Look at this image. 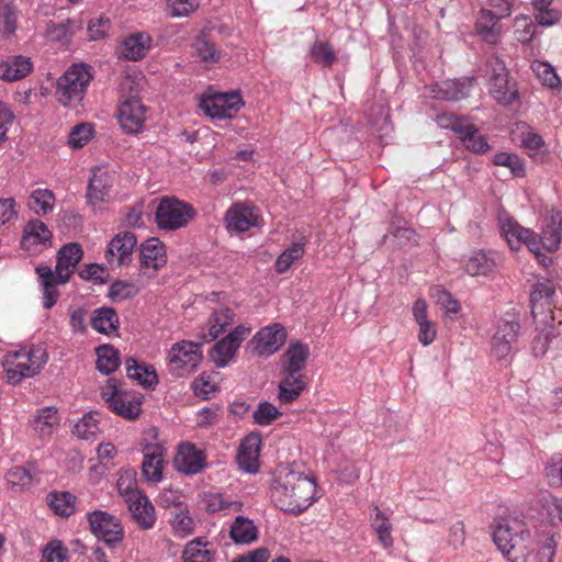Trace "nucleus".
I'll return each mask as SVG.
<instances>
[{"label":"nucleus","mask_w":562,"mask_h":562,"mask_svg":"<svg viewBox=\"0 0 562 562\" xmlns=\"http://www.w3.org/2000/svg\"><path fill=\"white\" fill-rule=\"evenodd\" d=\"M271 499L281 510L299 515L316 499V483L292 465H280L273 473Z\"/></svg>","instance_id":"f257e3e1"},{"label":"nucleus","mask_w":562,"mask_h":562,"mask_svg":"<svg viewBox=\"0 0 562 562\" xmlns=\"http://www.w3.org/2000/svg\"><path fill=\"white\" fill-rule=\"evenodd\" d=\"M81 258L82 249L79 244L69 243L63 246L57 252L55 272L50 267L45 265H40L35 268L43 291V306L46 310L52 308L56 304L59 297V292L56 286L69 281Z\"/></svg>","instance_id":"f03ea898"},{"label":"nucleus","mask_w":562,"mask_h":562,"mask_svg":"<svg viewBox=\"0 0 562 562\" xmlns=\"http://www.w3.org/2000/svg\"><path fill=\"white\" fill-rule=\"evenodd\" d=\"M493 541L509 562H527L533 550L526 522L514 516L501 517L493 526Z\"/></svg>","instance_id":"7ed1b4c3"},{"label":"nucleus","mask_w":562,"mask_h":562,"mask_svg":"<svg viewBox=\"0 0 562 562\" xmlns=\"http://www.w3.org/2000/svg\"><path fill=\"white\" fill-rule=\"evenodd\" d=\"M47 362V352L42 346H24L5 353L2 367L10 384H19L22 380L40 373Z\"/></svg>","instance_id":"20e7f679"},{"label":"nucleus","mask_w":562,"mask_h":562,"mask_svg":"<svg viewBox=\"0 0 562 562\" xmlns=\"http://www.w3.org/2000/svg\"><path fill=\"white\" fill-rule=\"evenodd\" d=\"M137 85L130 76L121 80L117 119L121 127L130 134L140 133L147 119V109L137 97Z\"/></svg>","instance_id":"39448f33"},{"label":"nucleus","mask_w":562,"mask_h":562,"mask_svg":"<svg viewBox=\"0 0 562 562\" xmlns=\"http://www.w3.org/2000/svg\"><path fill=\"white\" fill-rule=\"evenodd\" d=\"M498 225L502 236L512 250H519L525 245L542 266L547 267L551 263V258L540 254V240L533 231L521 226L506 213L499 215Z\"/></svg>","instance_id":"423d86ee"},{"label":"nucleus","mask_w":562,"mask_h":562,"mask_svg":"<svg viewBox=\"0 0 562 562\" xmlns=\"http://www.w3.org/2000/svg\"><path fill=\"white\" fill-rule=\"evenodd\" d=\"M195 216V209L176 196L161 198L155 212L157 226L165 231L182 228Z\"/></svg>","instance_id":"0eeeda50"},{"label":"nucleus","mask_w":562,"mask_h":562,"mask_svg":"<svg viewBox=\"0 0 562 562\" xmlns=\"http://www.w3.org/2000/svg\"><path fill=\"white\" fill-rule=\"evenodd\" d=\"M101 396L110 409L125 419H135L142 412V400L134 392L123 391L120 382L109 379L101 389Z\"/></svg>","instance_id":"6e6552de"},{"label":"nucleus","mask_w":562,"mask_h":562,"mask_svg":"<svg viewBox=\"0 0 562 562\" xmlns=\"http://www.w3.org/2000/svg\"><path fill=\"white\" fill-rule=\"evenodd\" d=\"M92 75L83 64L72 65L57 81V98L65 106L74 101H80L87 90Z\"/></svg>","instance_id":"1a4fd4ad"},{"label":"nucleus","mask_w":562,"mask_h":562,"mask_svg":"<svg viewBox=\"0 0 562 562\" xmlns=\"http://www.w3.org/2000/svg\"><path fill=\"white\" fill-rule=\"evenodd\" d=\"M520 324L517 315L507 313L496 324L491 339V352L497 360L506 359L518 339Z\"/></svg>","instance_id":"9d476101"},{"label":"nucleus","mask_w":562,"mask_h":562,"mask_svg":"<svg viewBox=\"0 0 562 562\" xmlns=\"http://www.w3.org/2000/svg\"><path fill=\"white\" fill-rule=\"evenodd\" d=\"M490 77V93L497 103L509 105L518 99L515 83L508 80V70L498 57H491L486 64Z\"/></svg>","instance_id":"9b49d317"},{"label":"nucleus","mask_w":562,"mask_h":562,"mask_svg":"<svg viewBox=\"0 0 562 562\" xmlns=\"http://www.w3.org/2000/svg\"><path fill=\"white\" fill-rule=\"evenodd\" d=\"M244 105L238 92L213 93L200 100L201 110L211 119H232Z\"/></svg>","instance_id":"f8f14e48"},{"label":"nucleus","mask_w":562,"mask_h":562,"mask_svg":"<svg viewBox=\"0 0 562 562\" xmlns=\"http://www.w3.org/2000/svg\"><path fill=\"white\" fill-rule=\"evenodd\" d=\"M251 327L236 326L226 337L218 340L211 350V359L217 368H225L234 359L240 344L250 335Z\"/></svg>","instance_id":"ddd939ff"},{"label":"nucleus","mask_w":562,"mask_h":562,"mask_svg":"<svg viewBox=\"0 0 562 562\" xmlns=\"http://www.w3.org/2000/svg\"><path fill=\"white\" fill-rule=\"evenodd\" d=\"M202 360V350L199 344L182 340L172 345L169 350V363L172 371L182 375L196 369Z\"/></svg>","instance_id":"4468645a"},{"label":"nucleus","mask_w":562,"mask_h":562,"mask_svg":"<svg viewBox=\"0 0 562 562\" xmlns=\"http://www.w3.org/2000/svg\"><path fill=\"white\" fill-rule=\"evenodd\" d=\"M88 521L92 533L108 544H114L122 540L123 528L115 516L106 512L94 510L88 514Z\"/></svg>","instance_id":"2eb2a0df"},{"label":"nucleus","mask_w":562,"mask_h":562,"mask_svg":"<svg viewBox=\"0 0 562 562\" xmlns=\"http://www.w3.org/2000/svg\"><path fill=\"white\" fill-rule=\"evenodd\" d=\"M140 272L148 278L156 276L157 271L167 263V250L165 244L158 238H149L140 245L139 249Z\"/></svg>","instance_id":"dca6fc26"},{"label":"nucleus","mask_w":562,"mask_h":562,"mask_svg":"<svg viewBox=\"0 0 562 562\" xmlns=\"http://www.w3.org/2000/svg\"><path fill=\"white\" fill-rule=\"evenodd\" d=\"M286 331L284 327L274 323L261 328L252 338L255 351L260 357H269L277 352L285 342Z\"/></svg>","instance_id":"f3484780"},{"label":"nucleus","mask_w":562,"mask_h":562,"mask_svg":"<svg viewBox=\"0 0 562 562\" xmlns=\"http://www.w3.org/2000/svg\"><path fill=\"white\" fill-rule=\"evenodd\" d=\"M224 222L228 232L244 233L258 226L259 214L248 203H235L226 211Z\"/></svg>","instance_id":"a211bd4d"},{"label":"nucleus","mask_w":562,"mask_h":562,"mask_svg":"<svg viewBox=\"0 0 562 562\" xmlns=\"http://www.w3.org/2000/svg\"><path fill=\"white\" fill-rule=\"evenodd\" d=\"M165 448L161 445H147L144 448L142 476L148 484H158L164 479Z\"/></svg>","instance_id":"6ab92c4d"},{"label":"nucleus","mask_w":562,"mask_h":562,"mask_svg":"<svg viewBox=\"0 0 562 562\" xmlns=\"http://www.w3.org/2000/svg\"><path fill=\"white\" fill-rule=\"evenodd\" d=\"M175 468L184 474H196L206 465V456L203 450L190 442L181 443L173 460Z\"/></svg>","instance_id":"aec40b11"},{"label":"nucleus","mask_w":562,"mask_h":562,"mask_svg":"<svg viewBox=\"0 0 562 562\" xmlns=\"http://www.w3.org/2000/svg\"><path fill=\"white\" fill-rule=\"evenodd\" d=\"M114 181L113 172L103 169L94 170L87 190L88 203L95 207L109 201Z\"/></svg>","instance_id":"412c9836"},{"label":"nucleus","mask_w":562,"mask_h":562,"mask_svg":"<svg viewBox=\"0 0 562 562\" xmlns=\"http://www.w3.org/2000/svg\"><path fill=\"white\" fill-rule=\"evenodd\" d=\"M136 245L137 239L133 233L124 232L117 234L112 238L106 250L109 263L116 266L128 263Z\"/></svg>","instance_id":"4be33fe9"},{"label":"nucleus","mask_w":562,"mask_h":562,"mask_svg":"<svg viewBox=\"0 0 562 562\" xmlns=\"http://www.w3.org/2000/svg\"><path fill=\"white\" fill-rule=\"evenodd\" d=\"M498 266V256L493 251L474 250L463 259L464 271L472 276H488Z\"/></svg>","instance_id":"5701e85b"},{"label":"nucleus","mask_w":562,"mask_h":562,"mask_svg":"<svg viewBox=\"0 0 562 562\" xmlns=\"http://www.w3.org/2000/svg\"><path fill=\"white\" fill-rule=\"evenodd\" d=\"M428 305L424 299H417L412 306L414 321L418 326L417 339L423 346L431 345L437 337L435 322L428 318Z\"/></svg>","instance_id":"b1692460"},{"label":"nucleus","mask_w":562,"mask_h":562,"mask_svg":"<svg viewBox=\"0 0 562 562\" xmlns=\"http://www.w3.org/2000/svg\"><path fill=\"white\" fill-rule=\"evenodd\" d=\"M308 357V346L299 340H292L280 359L281 369L283 372L301 374Z\"/></svg>","instance_id":"393cba45"},{"label":"nucleus","mask_w":562,"mask_h":562,"mask_svg":"<svg viewBox=\"0 0 562 562\" xmlns=\"http://www.w3.org/2000/svg\"><path fill=\"white\" fill-rule=\"evenodd\" d=\"M261 438L259 435L250 434L240 443L237 462L244 471L248 473H256L259 469V452H260Z\"/></svg>","instance_id":"a878e982"},{"label":"nucleus","mask_w":562,"mask_h":562,"mask_svg":"<svg viewBox=\"0 0 562 562\" xmlns=\"http://www.w3.org/2000/svg\"><path fill=\"white\" fill-rule=\"evenodd\" d=\"M555 289L550 281L537 282L530 293L531 314L536 319L547 312L552 313L553 296Z\"/></svg>","instance_id":"bb28decb"},{"label":"nucleus","mask_w":562,"mask_h":562,"mask_svg":"<svg viewBox=\"0 0 562 562\" xmlns=\"http://www.w3.org/2000/svg\"><path fill=\"white\" fill-rule=\"evenodd\" d=\"M133 519L142 529H150L156 521L155 507L143 493L125 502Z\"/></svg>","instance_id":"cd10ccee"},{"label":"nucleus","mask_w":562,"mask_h":562,"mask_svg":"<svg viewBox=\"0 0 562 562\" xmlns=\"http://www.w3.org/2000/svg\"><path fill=\"white\" fill-rule=\"evenodd\" d=\"M501 19L492 10L481 9L475 23L477 35L488 44H495L501 37Z\"/></svg>","instance_id":"c85d7f7f"},{"label":"nucleus","mask_w":562,"mask_h":562,"mask_svg":"<svg viewBox=\"0 0 562 562\" xmlns=\"http://www.w3.org/2000/svg\"><path fill=\"white\" fill-rule=\"evenodd\" d=\"M151 38L146 33H135L125 38L120 46L121 57L137 61L144 58L150 47Z\"/></svg>","instance_id":"c756f323"},{"label":"nucleus","mask_w":562,"mask_h":562,"mask_svg":"<svg viewBox=\"0 0 562 562\" xmlns=\"http://www.w3.org/2000/svg\"><path fill=\"white\" fill-rule=\"evenodd\" d=\"M540 240V251L542 249L553 252L560 248L562 241V214L552 213L548 220L546 227L542 229Z\"/></svg>","instance_id":"7c9ffc66"},{"label":"nucleus","mask_w":562,"mask_h":562,"mask_svg":"<svg viewBox=\"0 0 562 562\" xmlns=\"http://www.w3.org/2000/svg\"><path fill=\"white\" fill-rule=\"evenodd\" d=\"M33 69L29 57L13 56L0 63V78L5 81H16L26 77Z\"/></svg>","instance_id":"2f4dec72"},{"label":"nucleus","mask_w":562,"mask_h":562,"mask_svg":"<svg viewBox=\"0 0 562 562\" xmlns=\"http://www.w3.org/2000/svg\"><path fill=\"white\" fill-rule=\"evenodd\" d=\"M285 375L279 383V401L290 404L294 402L306 387L304 374L283 372Z\"/></svg>","instance_id":"473e14b6"},{"label":"nucleus","mask_w":562,"mask_h":562,"mask_svg":"<svg viewBox=\"0 0 562 562\" xmlns=\"http://www.w3.org/2000/svg\"><path fill=\"white\" fill-rule=\"evenodd\" d=\"M58 411L53 406H46L36 412L33 418V429L42 438H48L59 426Z\"/></svg>","instance_id":"72a5a7b5"},{"label":"nucleus","mask_w":562,"mask_h":562,"mask_svg":"<svg viewBox=\"0 0 562 562\" xmlns=\"http://www.w3.org/2000/svg\"><path fill=\"white\" fill-rule=\"evenodd\" d=\"M229 536L235 543L249 544L257 540L258 529L252 520L237 516L231 526Z\"/></svg>","instance_id":"f704fd0d"},{"label":"nucleus","mask_w":562,"mask_h":562,"mask_svg":"<svg viewBox=\"0 0 562 562\" xmlns=\"http://www.w3.org/2000/svg\"><path fill=\"white\" fill-rule=\"evenodd\" d=\"M373 514L371 515V527L375 531L379 541L383 547L389 548L393 544L392 524L389 516L382 512L378 505L371 506Z\"/></svg>","instance_id":"c9c22d12"},{"label":"nucleus","mask_w":562,"mask_h":562,"mask_svg":"<svg viewBox=\"0 0 562 562\" xmlns=\"http://www.w3.org/2000/svg\"><path fill=\"white\" fill-rule=\"evenodd\" d=\"M52 238L48 227L40 220H31L24 228L22 245L30 249L32 246L45 244Z\"/></svg>","instance_id":"e433bc0d"},{"label":"nucleus","mask_w":562,"mask_h":562,"mask_svg":"<svg viewBox=\"0 0 562 562\" xmlns=\"http://www.w3.org/2000/svg\"><path fill=\"white\" fill-rule=\"evenodd\" d=\"M91 325L101 334L110 335L117 330L119 317L114 308L101 307L94 311Z\"/></svg>","instance_id":"4c0bfd02"},{"label":"nucleus","mask_w":562,"mask_h":562,"mask_svg":"<svg viewBox=\"0 0 562 562\" xmlns=\"http://www.w3.org/2000/svg\"><path fill=\"white\" fill-rule=\"evenodd\" d=\"M125 369L127 376L143 386L150 387L158 383V376L155 370L139 364L134 358H127L125 360Z\"/></svg>","instance_id":"58836bf2"},{"label":"nucleus","mask_w":562,"mask_h":562,"mask_svg":"<svg viewBox=\"0 0 562 562\" xmlns=\"http://www.w3.org/2000/svg\"><path fill=\"white\" fill-rule=\"evenodd\" d=\"M47 504L58 516H70L76 510V496L69 492H53L47 495Z\"/></svg>","instance_id":"ea45409f"},{"label":"nucleus","mask_w":562,"mask_h":562,"mask_svg":"<svg viewBox=\"0 0 562 562\" xmlns=\"http://www.w3.org/2000/svg\"><path fill=\"white\" fill-rule=\"evenodd\" d=\"M214 551L207 548V542L201 538L189 541L182 552L183 562H212Z\"/></svg>","instance_id":"a19ab883"},{"label":"nucleus","mask_w":562,"mask_h":562,"mask_svg":"<svg viewBox=\"0 0 562 562\" xmlns=\"http://www.w3.org/2000/svg\"><path fill=\"white\" fill-rule=\"evenodd\" d=\"M97 369L103 374L114 372L120 363V352L113 346L102 345L97 348Z\"/></svg>","instance_id":"79ce46f5"},{"label":"nucleus","mask_w":562,"mask_h":562,"mask_svg":"<svg viewBox=\"0 0 562 562\" xmlns=\"http://www.w3.org/2000/svg\"><path fill=\"white\" fill-rule=\"evenodd\" d=\"M531 69L544 87L551 90H561L562 81L551 64L535 60L531 63Z\"/></svg>","instance_id":"37998d69"},{"label":"nucleus","mask_w":562,"mask_h":562,"mask_svg":"<svg viewBox=\"0 0 562 562\" xmlns=\"http://www.w3.org/2000/svg\"><path fill=\"white\" fill-rule=\"evenodd\" d=\"M551 4L552 0H532L535 19L538 24L542 26H552L561 20V11L552 8Z\"/></svg>","instance_id":"c03bdc74"},{"label":"nucleus","mask_w":562,"mask_h":562,"mask_svg":"<svg viewBox=\"0 0 562 562\" xmlns=\"http://www.w3.org/2000/svg\"><path fill=\"white\" fill-rule=\"evenodd\" d=\"M233 319L234 313L231 308L224 307L215 311L209 319V333L204 335V338L216 339L232 324Z\"/></svg>","instance_id":"a18cd8bd"},{"label":"nucleus","mask_w":562,"mask_h":562,"mask_svg":"<svg viewBox=\"0 0 562 562\" xmlns=\"http://www.w3.org/2000/svg\"><path fill=\"white\" fill-rule=\"evenodd\" d=\"M116 488L120 495L124 497L125 502L143 494V492L137 488L136 472L133 469L120 470Z\"/></svg>","instance_id":"49530a36"},{"label":"nucleus","mask_w":562,"mask_h":562,"mask_svg":"<svg viewBox=\"0 0 562 562\" xmlns=\"http://www.w3.org/2000/svg\"><path fill=\"white\" fill-rule=\"evenodd\" d=\"M29 205L37 215H46L55 206V195L50 190L36 189L31 193Z\"/></svg>","instance_id":"de8ad7c7"},{"label":"nucleus","mask_w":562,"mask_h":562,"mask_svg":"<svg viewBox=\"0 0 562 562\" xmlns=\"http://www.w3.org/2000/svg\"><path fill=\"white\" fill-rule=\"evenodd\" d=\"M206 510L211 514L220 512H239L241 504L236 501L227 499L221 493H207L203 498Z\"/></svg>","instance_id":"09e8293b"},{"label":"nucleus","mask_w":562,"mask_h":562,"mask_svg":"<svg viewBox=\"0 0 562 562\" xmlns=\"http://www.w3.org/2000/svg\"><path fill=\"white\" fill-rule=\"evenodd\" d=\"M99 432V422L93 413L86 414L72 428V434L83 440H93Z\"/></svg>","instance_id":"8fccbe9b"},{"label":"nucleus","mask_w":562,"mask_h":562,"mask_svg":"<svg viewBox=\"0 0 562 562\" xmlns=\"http://www.w3.org/2000/svg\"><path fill=\"white\" fill-rule=\"evenodd\" d=\"M472 81V79H465L463 81L454 80L443 82L440 87V94H437L436 98L445 100L463 99L469 94V88L471 87Z\"/></svg>","instance_id":"3c124183"},{"label":"nucleus","mask_w":562,"mask_h":562,"mask_svg":"<svg viewBox=\"0 0 562 562\" xmlns=\"http://www.w3.org/2000/svg\"><path fill=\"white\" fill-rule=\"evenodd\" d=\"M192 390L199 397L207 400L218 392L215 374L202 372L192 381Z\"/></svg>","instance_id":"603ef678"},{"label":"nucleus","mask_w":562,"mask_h":562,"mask_svg":"<svg viewBox=\"0 0 562 562\" xmlns=\"http://www.w3.org/2000/svg\"><path fill=\"white\" fill-rule=\"evenodd\" d=\"M310 54L314 63L323 67H330L337 59L333 46L323 41H316L311 47Z\"/></svg>","instance_id":"864d4df0"},{"label":"nucleus","mask_w":562,"mask_h":562,"mask_svg":"<svg viewBox=\"0 0 562 562\" xmlns=\"http://www.w3.org/2000/svg\"><path fill=\"white\" fill-rule=\"evenodd\" d=\"M304 254V246L295 243L286 248L276 260L274 268L278 273H284L289 270L291 265L299 260Z\"/></svg>","instance_id":"5fc2aeb1"},{"label":"nucleus","mask_w":562,"mask_h":562,"mask_svg":"<svg viewBox=\"0 0 562 562\" xmlns=\"http://www.w3.org/2000/svg\"><path fill=\"white\" fill-rule=\"evenodd\" d=\"M5 479L12 487L19 490L29 488L33 484V475L30 470L24 467L11 468L5 475Z\"/></svg>","instance_id":"6e6d98bb"},{"label":"nucleus","mask_w":562,"mask_h":562,"mask_svg":"<svg viewBox=\"0 0 562 562\" xmlns=\"http://www.w3.org/2000/svg\"><path fill=\"white\" fill-rule=\"evenodd\" d=\"M193 48L198 57L204 63H216L220 59V52L215 45L209 42L204 36H199L193 43Z\"/></svg>","instance_id":"4d7b16f0"},{"label":"nucleus","mask_w":562,"mask_h":562,"mask_svg":"<svg viewBox=\"0 0 562 562\" xmlns=\"http://www.w3.org/2000/svg\"><path fill=\"white\" fill-rule=\"evenodd\" d=\"M139 292L138 286L133 282L115 281L109 290V296L116 302H122L135 296Z\"/></svg>","instance_id":"13d9d810"},{"label":"nucleus","mask_w":562,"mask_h":562,"mask_svg":"<svg viewBox=\"0 0 562 562\" xmlns=\"http://www.w3.org/2000/svg\"><path fill=\"white\" fill-rule=\"evenodd\" d=\"M544 474L549 485L562 486V453L553 454L547 462Z\"/></svg>","instance_id":"bf43d9fd"},{"label":"nucleus","mask_w":562,"mask_h":562,"mask_svg":"<svg viewBox=\"0 0 562 562\" xmlns=\"http://www.w3.org/2000/svg\"><path fill=\"white\" fill-rule=\"evenodd\" d=\"M514 26L516 40L518 42H520L521 44H527L531 42L536 33V26L529 16H516Z\"/></svg>","instance_id":"052dcab7"},{"label":"nucleus","mask_w":562,"mask_h":562,"mask_svg":"<svg viewBox=\"0 0 562 562\" xmlns=\"http://www.w3.org/2000/svg\"><path fill=\"white\" fill-rule=\"evenodd\" d=\"M93 130L88 123H81L72 127L68 136V145L78 149L83 147L92 137Z\"/></svg>","instance_id":"680f3d73"},{"label":"nucleus","mask_w":562,"mask_h":562,"mask_svg":"<svg viewBox=\"0 0 562 562\" xmlns=\"http://www.w3.org/2000/svg\"><path fill=\"white\" fill-rule=\"evenodd\" d=\"M493 162L496 166L507 167L515 177L525 175V167L520 158L509 153H498L494 156Z\"/></svg>","instance_id":"e2e57ef3"},{"label":"nucleus","mask_w":562,"mask_h":562,"mask_svg":"<svg viewBox=\"0 0 562 562\" xmlns=\"http://www.w3.org/2000/svg\"><path fill=\"white\" fill-rule=\"evenodd\" d=\"M254 420L260 426H268L281 416V412L271 403L262 402L254 412Z\"/></svg>","instance_id":"0e129e2a"},{"label":"nucleus","mask_w":562,"mask_h":562,"mask_svg":"<svg viewBox=\"0 0 562 562\" xmlns=\"http://www.w3.org/2000/svg\"><path fill=\"white\" fill-rule=\"evenodd\" d=\"M75 30L72 21L67 20L59 24H49L46 30V36L53 42H68Z\"/></svg>","instance_id":"69168bd1"},{"label":"nucleus","mask_w":562,"mask_h":562,"mask_svg":"<svg viewBox=\"0 0 562 562\" xmlns=\"http://www.w3.org/2000/svg\"><path fill=\"white\" fill-rule=\"evenodd\" d=\"M42 561L68 562V550L60 541H50L43 549Z\"/></svg>","instance_id":"338daca9"},{"label":"nucleus","mask_w":562,"mask_h":562,"mask_svg":"<svg viewBox=\"0 0 562 562\" xmlns=\"http://www.w3.org/2000/svg\"><path fill=\"white\" fill-rule=\"evenodd\" d=\"M436 303L449 315H456L460 312V303L445 289L436 288L434 290Z\"/></svg>","instance_id":"774afa93"}]
</instances>
